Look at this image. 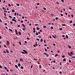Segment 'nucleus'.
I'll list each match as a JSON object with an SVG mask.
<instances>
[{
	"instance_id": "2f4dec72",
	"label": "nucleus",
	"mask_w": 75,
	"mask_h": 75,
	"mask_svg": "<svg viewBox=\"0 0 75 75\" xmlns=\"http://www.w3.org/2000/svg\"><path fill=\"white\" fill-rule=\"evenodd\" d=\"M33 46L34 47H35L36 45H33Z\"/></svg>"
},
{
	"instance_id": "09e8293b",
	"label": "nucleus",
	"mask_w": 75,
	"mask_h": 75,
	"mask_svg": "<svg viewBox=\"0 0 75 75\" xmlns=\"http://www.w3.org/2000/svg\"><path fill=\"white\" fill-rule=\"evenodd\" d=\"M69 48H71V46H69Z\"/></svg>"
},
{
	"instance_id": "4c0bfd02",
	"label": "nucleus",
	"mask_w": 75,
	"mask_h": 75,
	"mask_svg": "<svg viewBox=\"0 0 75 75\" xmlns=\"http://www.w3.org/2000/svg\"><path fill=\"white\" fill-rule=\"evenodd\" d=\"M15 20V19H13L12 20H11V21H14Z\"/></svg>"
},
{
	"instance_id": "9b49d317",
	"label": "nucleus",
	"mask_w": 75,
	"mask_h": 75,
	"mask_svg": "<svg viewBox=\"0 0 75 75\" xmlns=\"http://www.w3.org/2000/svg\"><path fill=\"white\" fill-rule=\"evenodd\" d=\"M21 52H22V54H25V53L23 52L22 51Z\"/></svg>"
},
{
	"instance_id": "9d476101",
	"label": "nucleus",
	"mask_w": 75,
	"mask_h": 75,
	"mask_svg": "<svg viewBox=\"0 0 75 75\" xmlns=\"http://www.w3.org/2000/svg\"><path fill=\"white\" fill-rule=\"evenodd\" d=\"M73 52H70V54H71V55H72V54H73Z\"/></svg>"
},
{
	"instance_id": "6e6d98bb",
	"label": "nucleus",
	"mask_w": 75,
	"mask_h": 75,
	"mask_svg": "<svg viewBox=\"0 0 75 75\" xmlns=\"http://www.w3.org/2000/svg\"><path fill=\"white\" fill-rule=\"evenodd\" d=\"M4 47H6V48H7V47H6V46L5 45H4Z\"/></svg>"
},
{
	"instance_id": "39448f33",
	"label": "nucleus",
	"mask_w": 75,
	"mask_h": 75,
	"mask_svg": "<svg viewBox=\"0 0 75 75\" xmlns=\"http://www.w3.org/2000/svg\"><path fill=\"white\" fill-rule=\"evenodd\" d=\"M6 52H7V53H9V52L6 49Z\"/></svg>"
},
{
	"instance_id": "72a5a7b5",
	"label": "nucleus",
	"mask_w": 75,
	"mask_h": 75,
	"mask_svg": "<svg viewBox=\"0 0 75 75\" xmlns=\"http://www.w3.org/2000/svg\"><path fill=\"white\" fill-rule=\"evenodd\" d=\"M15 16H16L17 15V13H16L14 14Z\"/></svg>"
},
{
	"instance_id": "13d9d810",
	"label": "nucleus",
	"mask_w": 75,
	"mask_h": 75,
	"mask_svg": "<svg viewBox=\"0 0 75 75\" xmlns=\"http://www.w3.org/2000/svg\"><path fill=\"white\" fill-rule=\"evenodd\" d=\"M44 54H45V55H47V53H44Z\"/></svg>"
},
{
	"instance_id": "aec40b11",
	"label": "nucleus",
	"mask_w": 75,
	"mask_h": 75,
	"mask_svg": "<svg viewBox=\"0 0 75 75\" xmlns=\"http://www.w3.org/2000/svg\"><path fill=\"white\" fill-rule=\"evenodd\" d=\"M58 54H56L55 55V57H57V56H58Z\"/></svg>"
},
{
	"instance_id": "4be33fe9",
	"label": "nucleus",
	"mask_w": 75,
	"mask_h": 75,
	"mask_svg": "<svg viewBox=\"0 0 75 75\" xmlns=\"http://www.w3.org/2000/svg\"><path fill=\"white\" fill-rule=\"evenodd\" d=\"M43 9H44V10H46V8H45V7H44V8H43Z\"/></svg>"
},
{
	"instance_id": "cd10ccee",
	"label": "nucleus",
	"mask_w": 75,
	"mask_h": 75,
	"mask_svg": "<svg viewBox=\"0 0 75 75\" xmlns=\"http://www.w3.org/2000/svg\"><path fill=\"white\" fill-rule=\"evenodd\" d=\"M33 65H32L31 67V68H33Z\"/></svg>"
},
{
	"instance_id": "393cba45",
	"label": "nucleus",
	"mask_w": 75,
	"mask_h": 75,
	"mask_svg": "<svg viewBox=\"0 0 75 75\" xmlns=\"http://www.w3.org/2000/svg\"><path fill=\"white\" fill-rule=\"evenodd\" d=\"M36 35H38V33H36Z\"/></svg>"
},
{
	"instance_id": "f257e3e1",
	"label": "nucleus",
	"mask_w": 75,
	"mask_h": 75,
	"mask_svg": "<svg viewBox=\"0 0 75 75\" xmlns=\"http://www.w3.org/2000/svg\"><path fill=\"white\" fill-rule=\"evenodd\" d=\"M10 44V43H9V42L8 41H7V43H6V45H8Z\"/></svg>"
},
{
	"instance_id": "5fc2aeb1",
	"label": "nucleus",
	"mask_w": 75,
	"mask_h": 75,
	"mask_svg": "<svg viewBox=\"0 0 75 75\" xmlns=\"http://www.w3.org/2000/svg\"><path fill=\"white\" fill-rule=\"evenodd\" d=\"M71 62V60H69V62Z\"/></svg>"
},
{
	"instance_id": "e2e57ef3",
	"label": "nucleus",
	"mask_w": 75,
	"mask_h": 75,
	"mask_svg": "<svg viewBox=\"0 0 75 75\" xmlns=\"http://www.w3.org/2000/svg\"><path fill=\"white\" fill-rule=\"evenodd\" d=\"M0 68H2V66H0Z\"/></svg>"
},
{
	"instance_id": "f03ea898",
	"label": "nucleus",
	"mask_w": 75,
	"mask_h": 75,
	"mask_svg": "<svg viewBox=\"0 0 75 75\" xmlns=\"http://www.w3.org/2000/svg\"><path fill=\"white\" fill-rule=\"evenodd\" d=\"M23 52H25V54H27V51H25V50H23Z\"/></svg>"
},
{
	"instance_id": "7ed1b4c3",
	"label": "nucleus",
	"mask_w": 75,
	"mask_h": 75,
	"mask_svg": "<svg viewBox=\"0 0 75 75\" xmlns=\"http://www.w3.org/2000/svg\"><path fill=\"white\" fill-rule=\"evenodd\" d=\"M18 34H19V35H21V32H18Z\"/></svg>"
},
{
	"instance_id": "de8ad7c7",
	"label": "nucleus",
	"mask_w": 75,
	"mask_h": 75,
	"mask_svg": "<svg viewBox=\"0 0 75 75\" xmlns=\"http://www.w3.org/2000/svg\"><path fill=\"white\" fill-rule=\"evenodd\" d=\"M62 74V72L60 71L59 72V74Z\"/></svg>"
},
{
	"instance_id": "680f3d73",
	"label": "nucleus",
	"mask_w": 75,
	"mask_h": 75,
	"mask_svg": "<svg viewBox=\"0 0 75 75\" xmlns=\"http://www.w3.org/2000/svg\"><path fill=\"white\" fill-rule=\"evenodd\" d=\"M10 23H11V24H13V22L11 21L10 22Z\"/></svg>"
},
{
	"instance_id": "e433bc0d",
	"label": "nucleus",
	"mask_w": 75,
	"mask_h": 75,
	"mask_svg": "<svg viewBox=\"0 0 75 75\" xmlns=\"http://www.w3.org/2000/svg\"><path fill=\"white\" fill-rule=\"evenodd\" d=\"M20 61H23V59H20Z\"/></svg>"
},
{
	"instance_id": "a18cd8bd",
	"label": "nucleus",
	"mask_w": 75,
	"mask_h": 75,
	"mask_svg": "<svg viewBox=\"0 0 75 75\" xmlns=\"http://www.w3.org/2000/svg\"><path fill=\"white\" fill-rule=\"evenodd\" d=\"M59 29L60 30H62V28H59Z\"/></svg>"
},
{
	"instance_id": "69168bd1",
	"label": "nucleus",
	"mask_w": 75,
	"mask_h": 75,
	"mask_svg": "<svg viewBox=\"0 0 75 75\" xmlns=\"http://www.w3.org/2000/svg\"><path fill=\"white\" fill-rule=\"evenodd\" d=\"M25 44H27V41H25Z\"/></svg>"
},
{
	"instance_id": "49530a36",
	"label": "nucleus",
	"mask_w": 75,
	"mask_h": 75,
	"mask_svg": "<svg viewBox=\"0 0 75 75\" xmlns=\"http://www.w3.org/2000/svg\"><path fill=\"white\" fill-rule=\"evenodd\" d=\"M4 14L5 15V16L6 17V14L5 13H4Z\"/></svg>"
},
{
	"instance_id": "1a4fd4ad",
	"label": "nucleus",
	"mask_w": 75,
	"mask_h": 75,
	"mask_svg": "<svg viewBox=\"0 0 75 75\" xmlns=\"http://www.w3.org/2000/svg\"><path fill=\"white\" fill-rule=\"evenodd\" d=\"M37 30H39V29H40V28H38V27H37Z\"/></svg>"
},
{
	"instance_id": "f3484780",
	"label": "nucleus",
	"mask_w": 75,
	"mask_h": 75,
	"mask_svg": "<svg viewBox=\"0 0 75 75\" xmlns=\"http://www.w3.org/2000/svg\"><path fill=\"white\" fill-rule=\"evenodd\" d=\"M8 6H9V7H11V5H10V4H8Z\"/></svg>"
},
{
	"instance_id": "0e129e2a",
	"label": "nucleus",
	"mask_w": 75,
	"mask_h": 75,
	"mask_svg": "<svg viewBox=\"0 0 75 75\" xmlns=\"http://www.w3.org/2000/svg\"><path fill=\"white\" fill-rule=\"evenodd\" d=\"M33 32L34 33H35V30H33Z\"/></svg>"
},
{
	"instance_id": "774afa93",
	"label": "nucleus",
	"mask_w": 75,
	"mask_h": 75,
	"mask_svg": "<svg viewBox=\"0 0 75 75\" xmlns=\"http://www.w3.org/2000/svg\"><path fill=\"white\" fill-rule=\"evenodd\" d=\"M71 58H75V56L72 57Z\"/></svg>"
},
{
	"instance_id": "5701e85b",
	"label": "nucleus",
	"mask_w": 75,
	"mask_h": 75,
	"mask_svg": "<svg viewBox=\"0 0 75 75\" xmlns=\"http://www.w3.org/2000/svg\"><path fill=\"white\" fill-rule=\"evenodd\" d=\"M44 43H46V41L45 40H44Z\"/></svg>"
},
{
	"instance_id": "20e7f679",
	"label": "nucleus",
	"mask_w": 75,
	"mask_h": 75,
	"mask_svg": "<svg viewBox=\"0 0 75 75\" xmlns=\"http://www.w3.org/2000/svg\"><path fill=\"white\" fill-rule=\"evenodd\" d=\"M66 61V59L64 58L63 60V62H64V61Z\"/></svg>"
},
{
	"instance_id": "412c9836",
	"label": "nucleus",
	"mask_w": 75,
	"mask_h": 75,
	"mask_svg": "<svg viewBox=\"0 0 75 75\" xmlns=\"http://www.w3.org/2000/svg\"><path fill=\"white\" fill-rule=\"evenodd\" d=\"M22 25L23 26V27H25V25H24L23 24H22Z\"/></svg>"
},
{
	"instance_id": "ddd939ff",
	"label": "nucleus",
	"mask_w": 75,
	"mask_h": 75,
	"mask_svg": "<svg viewBox=\"0 0 75 75\" xmlns=\"http://www.w3.org/2000/svg\"><path fill=\"white\" fill-rule=\"evenodd\" d=\"M9 30L10 31H11V32H12V30H11V29H9Z\"/></svg>"
},
{
	"instance_id": "c03bdc74",
	"label": "nucleus",
	"mask_w": 75,
	"mask_h": 75,
	"mask_svg": "<svg viewBox=\"0 0 75 75\" xmlns=\"http://www.w3.org/2000/svg\"><path fill=\"white\" fill-rule=\"evenodd\" d=\"M40 32H42V30H40Z\"/></svg>"
},
{
	"instance_id": "473e14b6",
	"label": "nucleus",
	"mask_w": 75,
	"mask_h": 75,
	"mask_svg": "<svg viewBox=\"0 0 75 75\" xmlns=\"http://www.w3.org/2000/svg\"><path fill=\"white\" fill-rule=\"evenodd\" d=\"M21 69H23V66H21Z\"/></svg>"
},
{
	"instance_id": "6e6552de",
	"label": "nucleus",
	"mask_w": 75,
	"mask_h": 75,
	"mask_svg": "<svg viewBox=\"0 0 75 75\" xmlns=\"http://www.w3.org/2000/svg\"><path fill=\"white\" fill-rule=\"evenodd\" d=\"M15 67H16L17 68H18V66H17V65H15Z\"/></svg>"
},
{
	"instance_id": "c756f323",
	"label": "nucleus",
	"mask_w": 75,
	"mask_h": 75,
	"mask_svg": "<svg viewBox=\"0 0 75 75\" xmlns=\"http://www.w3.org/2000/svg\"><path fill=\"white\" fill-rule=\"evenodd\" d=\"M62 57L63 58H64V57H65V55L62 56Z\"/></svg>"
},
{
	"instance_id": "f8f14e48",
	"label": "nucleus",
	"mask_w": 75,
	"mask_h": 75,
	"mask_svg": "<svg viewBox=\"0 0 75 75\" xmlns=\"http://www.w3.org/2000/svg\"><path fill=\"white\" fill-rule=\"evenodd\" d=\"M66 38H68V36L67 35H66Z\"/></svg>"
},
{
	"instance_id": "58836bf2",
	"label": "nucleus",
	"mask_w": 75,
	"mask_h": 75,
	"mask_svg": "<svg viewBox=\"0 0 75 75\" xmlns=\"http://www.w3.org/2000/svg\"><path fill=\"white\" fill-rule=\"evenodd\" d=\"M52 68H53V69H55V68H54V67H52Z\"/></svg>"
},
{
	"instance_id": "864d4df0",
	"label": "nucleus",
	"mask_w": 75,
	"mask_h": 75,
	"mask_svg": "<svg viewBox=\"0 0 75 75\" xmlns=\"http://www.w3.org/2000/svg\"><path fill=\"white\" fill-rule=\"evenodd\" d=\"M33 31H35V28H33Z\"/></svg>"
},
{
	"instance_id": "f704fd0d",
	"label": "nucleus",
	"mask_w": 75,
	"mask_h": 75,
	"mask_svg": "<svg viewBox=\"0 0 75 75\" xmlns=\"http://www.w3.org/2000/svg\"><path fill=\"white\" fill-rule=\"evenodd\" d=\"M0 22L2 23V21L1 20V19L0 18Z\"/></svg>"
},
{
	"instance_id": "8fccbe9b",
	"label": "nucleus",
	"mask_w": 75,
	"mask_h": 75,
	"mask_svg": "<svg viewBox=\"0 0 75 75\" xmlns=\"http://www.w3.org/2000/svg\"><path fill=\"white\" fill-rule=\"evenodd\" d=\"M41 65L39 66V68H40V69H41Z\"/></svg>"
},
{
	"instance_id": "6ab92c4d",
	"label": "nucleus",
	"mask_w": 75,
	"mask_h": 75,
	"mask_svg": "<svg viewBox=\"0 0 75 75\" xmlns=\"http://www.w3.org/2000/svg\"><path fill=\"white\" fill-rule=\"evenodd\" d=\"M72 23V20H71L70 21V23Z\"/></svg>"
},
{
	"instance_id": "052dcab7",
	"label": "nucleus",
	"mask_w": 75,
	"mask_h": 75,
	"mask_svg": "<svg viewBox=\"0 0 75 75\" xmlns=\"http://www.w3.org/2000/svg\"><path fill=\"white\" fill-rule=\"evenodd\" d=\"M53 45L54 46H55V43H54Z\"/></svg>"
},
{
	"instance_id": "2eb2a0df",
	"label": "nucleus",
	"mask_w": 75,
	"mask_h": 75,
	"mask_svg": "<svg viewBox=\"0 0 75 75\" xmlns=\"http://www.w3.org/2000/svg\"><path fill=\"white\" fill-rule=\"evenodd\" d=\"M46 27H46V26H43V28H46Z\"/></svg>"
},
{
	"instance_id": "4468645a",
	"label": "nucleus",
	"mask_w": 75,
	"mask_h": 75,
	"mask_svg": "<svg viewBox=\"0 0 75 75\" xmlns=\"http://www.w3.org/2000/svg\"><path fill=\"white\" fill-rule=\"evenodd\" d=\"M52 37H53L54 38H56L53 35V36H52Z\"/></svg>"
},
{
	"instance_id": "603ef678",
	"label": "nucleus",
	"mask_w": 75,
	"mask_h": 75,
	"mask_svg": "<svg viewBox=\"0 0 75 75\" xmlns=\"http://www.w3.org/2000/svg\"><path fill=\"white\" fill-rule=\"evenodd\" d=\"M36 40H37L38 41H40V40L38 38L36 39Z\"/></svg>"
},
{
	"instance_id": "ea45409f",
	"label": "nucleus",
	"mask_w": 75,
	"mask_h": 75,
	"mask_svg": "<svg viewBox=\"0 0 75 75\" xmlns=\"http://www.w3.org/2000/svg\"><path fill=\"white\" fill-rule=\"evenodd\" d=\"M35 25H38V24H35Z\"/></svg>"
},
{
	"instance_id": "423d86ee",
	"label": "nucleus",
	"mask_w": 75,
	"mask_h": 75,
	"mask_svg": "<svg viewBox=\"0 0 75 75\" xmlns=\"http://www.w3.org/2000/svg\"><path fill=\"white\" fill-rule=\"evenodd\" d=\"M19 45H21V42H19Z\"/></svg>"
},
{
	"instance_id": "bb28decb",
	"label": "nucleus",
	"mask_w": 75,
	"mask_h": 75,
	"mask_svg": "<svg viewBox=\"0 0 75 75\" xmlns=\"http://www.w3.org/2000/svg\"><path fill=\"white\" fill-rule=\"evenodd\" d=\"M16 5L17 6H20V4H17Z\"/></svg>"
},
{
	"instance_id": "a878e982",
	"label": "nucleus",
	"mask_w": 75,
	"mask_h": 75,
	"mask_svg": "<svg viewBox=\"0 0 75 75\" xmlns=\"http://www.w3.org/2000/svg\"><path fill=\"white\" fill-rule=\"evenodd\" d=\"M19 16V13H17V16Z\"/></svg>"
},
{
	"instance_id": "338daca9",
	"label": "nucleus",
	"mask_w": 75,
	"mask_h": 75,
	"mask_svg": "<svg viewBox=\"0 0 75 75\" xmlns=\"http://www.w3.org/2000/svg\"><path fill=\"white\" fill-rule=\"evenodd\" d=\"M37 5H40V3H38L37 4Z\"/></svg>"
},
{
	"instance_id": "dca6fc26",
	"label": "nucleus",
	"mask_w": 75,
	"mask_h": 75,
	"mask_svg": "<svg viewBox=\"0 0 75 75\" xmlns=\"http://www.w3.org/2000/svg\"><path fill=\"white\" fill-rule=\"evenodd\" d=\"M50 28H51V29H52H52H53V27L52 26V27H51Z\"/></svg>"
},
{
	"instance_id": "c9c22d12",
	"label": "nucleus",
	"mask_w": 75,
	"mask_h": 75,
	"mask_svg": "<svg viewBox=\"0 0 75 75\" xmlns=\"http://www.w3.org/2000/svg\"><path fill=\"white\" fill-rule=\"evenodd\" d=\"M71 16L72 17H74V15H73V14H72Z\"/></svg>"
},
{
	"instance_id": "4d7b16f0",
	"label": "nucleus",
	"mask_w": 75,
	"mask_h": 75,
	"mask_svg": "<svg viewBox=\"0 0 75 75\" xmlns=\"http://www.w3.org/2000/svg\"><path fill=\"white\" fill-rule=\"evenodd\" d=\"M64 37H65V35H63L62 36L63 38H64Z\"/></svg>"
},
{
	"instance_id": "0eeeda50",
	"label": "nucleus",
	"mask_w": 75,
	"mask_h": 75,
	"mask_svg": "<svg viewBox=\"0 0 75 75\" xmlns=\"http://www.w3.org/2000/svg\"><path fill=\"white\" fill-rule=\"evenodd\" d=\"M18 67H20L21 66V64H18Z\"/></svg>"
},
{
	"instance_id": "3c124183",
	"label": "nucleus",
	"mask_w": 75,
	"mask_h": 75,
	"mask_svg": "<svg viewBox=\"0 0 75 75\" xmlns=\"http://www.w3.org/2000/svg\"><path fill=\"white\" fill-rule=\"evenodd\" d=\"M15 32L16 33H17V29H15Z\"/></svg>"
},
{
	"instance_id": "37998d69",
	"label": "nucleus",
	"mask_w": 75,
	"mask_h": 75,
	"mask_svg": "<svg viewBox=\"0 0 75 75\" xmlns=\"http://www.w3.org/2000/svg\"><path fill=\"white\" fill-rule=\"evenodd\" d=\"M27 40H30V38H27Z\"/></svg>"
},
{
	"instance_id": "a19ab883",
	"label": "nucleus",
	"mask_w": 75,
	"mask_h": 75,
	"mask_svg": "<svg viewBox=\"0 0 75 75\" xmlns=\"http://www.w3.org/2000/svg\"><path fill=\"white\" fill-rule=\"evenodd\" d=\"M9 17L11 18H12V17L11 16H9Z\"/></svg>"
},
{
	"instance_id": "c85d7f7f",
	"label": "nucleus",
	"mask_w": 75,
	"mask_h": 75,
	"mask_svg": "<svg viewBox=\"0 0 75 75\" xmlns=\"http://www.w3.org/2000/svg\"><path fill=\"white\" fill-rule=\"evenodd\" d=\"M69 10H72V8H70V7H69Z\"/></svg>"
},
{
	"instance_id": "bf43d9fd",
	"label": "nucleus",
	"mask_w": 75,
	"mask_h": 75,
	"mask_svg": "<svg viewBox=\"0 0 75 75\" xmlns=\"http://www.w3.org/2000/svg\"><path fill=\"white\" fill-rule=\"evenodd\" d=\"M58 18H57V17H56V20H58Z\"/></svg>"
},
{
	"instance_id": "b1692460",
	"label": "nucleus",
	"mask_w": 75,
	"mask_h": 75,
	"mask_svg": "<svg viewBox=\"0 0 75 75\" xmlns=\"http://www.w3.org/2000/svg\"><path fill=\"white\" fill-rule=\"evenodd\" d=\"M12 12H15V11L14 10H12Z\"/></svg>"
},
{
	"instance_id": "a211bd4d",
	"label": "nucleus",
	"mask_w": 75,
	"mask_h": 75,
	"mask_svg": "<svg viewBox=\"0 0 75 75\" xmlns=\"http://www.w3.org/2000/svg\"><path fill=\"white\" fill-rule=\"evenodd\" d=\"M42 41H43L42 39H41L40 40V42H42Z\"/></svg>"
},
{
	"instance_id": "7c9ffc66",
	"label": "nucleus",
	"mask_w": 75,
	"mask_h": 75,
	"mask_svg": "<svg viewBox=\"0 0 75 75\" xmlns=\"http://www.w3.org/2000/svg\"><path fill=\"white\" fill-rule=\"evenodd\" d=\"M62 25H63V26H65V24H63Z\"/></svg>"
},
{
	"instance_id": "79ce46f5",
	"label": "nucleus",
	"mask_w": 75,
	"mask_h": 75,
	"mask_svg": "<svg viewBox=\"0 0 75 75\" xmlns=\"http://www.w3.org/2000/svg\"><path fill=\"white\" fill-rule=\"evenodd\" d=\"M7 23H4V25H7Z\"/></svg>"
}]
</instances>
